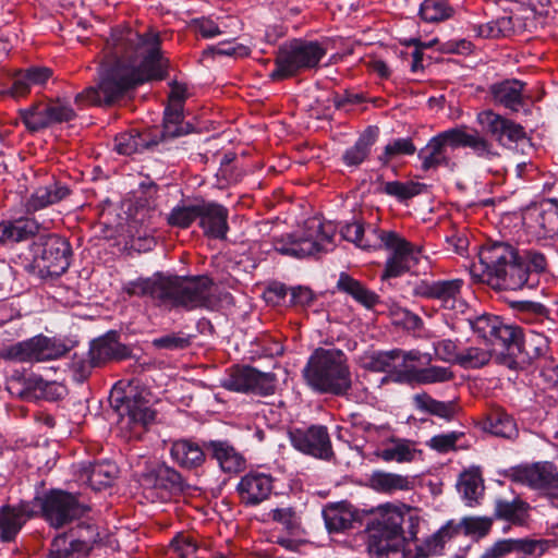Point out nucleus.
<instances>
[{"instance_id": "obj_20", "label": "nucleus", "mask_w": 558, "mask_h": 558, "mask_svg": "<svg viewBox=\"0 0 558 558\" xmlns=\"http://www.w3.org/2000/svg\"><path fill=\"white\" fill-rule=\"evenodd\" d=\"M35 508L31 501L0 507V539L3 543L15 542L24 524L36 514Z\"/></svg>"}, {"instance_id": "obj_29", "label": "nucleus", "mask_w": 558, "mask_h": 558, "mask_svg": "<svg viewBox=\"0 0 558 558\" xmlns=\"http://www.w3.org/2000/svg\"><path fill=\"white\" fill-rule=\"evenodd\" d=\"M205 448L226 473H238L245 466L243 456L226 440L207 441L205 442Z\"/></svg>"}, {"instance_id": "obj_16", "label": "nucleus", "mask_w": 558, "mask_h": 558, "mask_svg": "<svg viewBox=\"0 0 558 558\" xmlns=\"http://www.w3.org/2000/svg\"><path fill=\"white\" fill-rule=\"evenodd\" d=\"M110 403L120 416L122 427L134 429L136 427L144 428L154 421L155 412L150 410L142 397H133L121 395V392H112Z\"/></svg>"}, {"instance_id": "obj_38", "label": "nucleus", "mask_w": 558, "mask_h": 558, "mask_svg": "<svg viewBox=\"0 0 558 558\" xmlns=\"http://www.w3.org/2000/svg\"><path fill=\"white\" fill-rule=\"evenodd\" d=\"M497 348H494L485 342L468 343L463 345L460 352L458 365L464 369H476L486 366L493 355L496 353Z\"/></svg>"}, {"instance_id": "obj_27", "label": "nucleus", "mask_w": 558, "mask_h": 558, "mask_svg": "<svg viewBox=\"0 0 558 558\" xmlns=\"http://www.w3.org/2000/svg\"><path fill=\"white\" fill-rule=\"evenodd\" d=\"M205 445L182 438L171 442L170 457L172 461L184 470H195L201 468L206 461Z\"/></svg>"}, {"instance_id": "obj_60", "label": "nucleus", "mask_w": 558, "mask_h": 558, "mask_svg": "<svg viewBox=\"0 0 558 558\" xmlns=\"http://www.w3.org/2000/svg\"><path fill=\"white\" fill-rule=\"evenodd\" d=\"M464 434L462 432H450L447 434H439L433 436L426 445L437 451L438 453H448L457 450V442L462 438Z\"/></svg>"}, {"instance_id": "obj_21", "label": "nucleus", "mask_w": 558, "mask_h": 558, "mask_svg": "<svg viewBox=\"0 0 558 558\" xmlns=\"http://www.w3.org/2000/svg\"><path fill=\"white\" fill-rule=\"evenodd\" d=\"M274 477L258 471H251L241 477L236 486L240 500L248 507L267 500L274 490Z\"/></svg>"}, {"instance_id": "obj_44", "label": "nucleus", "mask_w": 558, "mask_h": 558, "mask_svg": "<svg viewBox=\"0 0 558 558\" xmlns=\"http://www.w3.org/2000/svg\"><path fill=\"white\" fill-rule=\"evenodd\" d=\"M162 126V140L186 135L193 130L190 123H183V108L179 105L166 107Z\"/></svg>"}, {"instance_id": "obj_9", "label": "nucleus", "mask_w": 558, "mask_h": 558, "mask_svg": "<svg viewBox=\"0 0 558 558\" xmlns=\"http://www.w3.org/2000/svg\"><path fill=\"white\" fill-rule=\"evenodd\" d=\"M466 322L474 333L485 343L501 350H509L519 345L521 330L506 324L500 317L492 314H481L466 317Z\"/></svg>"}, {"instance_id": "obj_33", "label": "nucleus", "mask_w": 558, "mask_h": 558, "mask_svg": "<svg viewBox=\"0 0 558 558\" xmlns=\"http://www.w3.org/2000/svg\"><path fill=\"white\" fill-rule=\"evenodd\" d=\"M353 222H351V228H353V238H351V243H353L357 248L365 252L377 251L383 247L385 243V236L388 232L380 231L372 223H365L353 217Z\"/></svg>"}, {"instance_id": "obj_15", "label": "nucleus", "mask_w": 558, "mask_h": 558, "mask_svg": "<svg viewBox=\"0 0 558 558\" xmlns=\"http://www.w3.org/2000/svg\"><path fill=\"white\" fill-rule=\"evenodd\" d=\"M289 439L296 450L314 458L328 460L333 454L330 437L324 425L291 429Z\"/></svg>"}, {"instance_id": "obj_28", "label": "nucleus", "mask_w": 558, "mask_h": 558, "mask_svg": "<svg viewBox=\"0 0 558 558\" xmlns=\"http://www.w3.org/2000/svg\"><path fill=\"white\" fill-rule=\"evenodd\" d=\"M119 468L111 461H98L80 471V480L87 483L92 489L101 490L110 487L118 478Z\"/></svg>"}, {"instance_id": "obj_37", "label": "nucleus", "mask_w": 558, "mask_h": 558, "mask_svg": "<svg viewBox=\"0 0 558 558\" xmlns=\"http://www.w3.org/2000/svg\"><path fill=\"white\" fill-rule=\"evenodd\" d=\"M95 542V537L70 539L66 535H59L51 543L50 558H75L87 555Z\"/></svg>"}, {"instance_id": "obj_12", "label": "nucleus", "mask_w": 558, "mask_h": 558, "mask_svg": "<svg viewBox=\"0 0 558 558\" xmlns=\"http://www.w3.org/2000/svg\"><path fill=\"white\" fill-rule=\"evenodd\" d=\"M277 377L274 373H263L251 366L231 368L222 387L236 392L270 396L275 393Z\"/></svg>"}, {"instance_id": "obj_36", "label": "nucleus", "mask_w": 558, "mask_h": 558, "mask_svg": "<svg viewBox=\"0 0 558 558\" xmlns=\"http://www.w3.org/2000/svg\"><path fill=\"white\" fill-rule=\"evenodd\" d=\"M422 451L415 447V444L409 439L390 438L383 448L378 449L376 454L385 462L408 463L415 460Z\"/></svg>"}, {"instance_id": "obj_40", "label": "nucleus", "mask_w": 558, "mask_h": 558, "mask_svg": "<svg viewBox=\"0 0 558 558\" xmlns=\"http://www.w3.org/2000/svg\"><path fill=\"white\" fill-rule=\"evenodd\" d=\"M371 487L378 492L385 494H392L398 490H409L413 486V482L409 476L384 472V471H375L369 477Z\"/></svg>"}, {"instance_id": "obj_31", "label": "nucleus", "mask_w": 558, "mask_h": 558, "mask_svg": "<svg viewBox=\"0 0 558 558\" xmlns=\"http://www.w3.org/2000/svg\"><path fill=\"white\" fill-rule=\"evenodd\" d=\"M71 195V190L60 181H53L48 185L38 187L27 199L26 210L37 211L54 205Z\"/></svg>"}, {"instance_id": "obj_51", "label": "nucleus", "mask_w": 558, "mask_h": 558, "mask_svg": "<svg viewBox=\"0 0 558 558\" xmlns=\"http://www.w3.org/2000/svg\"><path fill=\"white\" fill-rule=\"evenodd\" d=\"M463 499L471 506L477 501L483 492V480L477 470H470L461 474L458 483Z\"/></svg>"}, {"instance_id": "obj_52", "label": "nucleus", "mask_w": 558, "mask_h": 558, "mask_svg": "<svg viewBox=\"0 0 558 558\" xmlns=\"http://www.w3.org/2000/svg\"><path fill=\"white\" fill-rule=\"evenodd\" d=\"M453 14V9L448 0H424L420 5V15L423 21L437 23L448 20Z\"/></svg>"}, {"instance_id": "obj_43", "label": "nucleus", "mask_w": 558, "mask_h": 558, "mask_svg": "<svg viewBox=\"0 0 558 558\" xmlns=\"http://www.w3.org/2000/svg\"><path fill=\"white\" fill-rule=\"evenodd\" d=\"M484 429L506 439H514L519 434L515 421L504 411L492 412L484 422Z\"/></svg>"}, {"instance_id": "obj_62", "label": "nucleus", "mask_w": 558, "mask_h": 558, "mask_svg": "<svg viewBox=\"0 0 558 558\" xmlns=\"http://www.w3.org/2000/svg\"><path fill=\"white\" fill-rule=\"evenodd\" d=\"M191 336L184 332H172L153 340V345L165 350H183L191 345Z\"/></svg>"}, {"instance_id": "obj_34", "label": "nucleus", "mask_w": 558, "mask_h": 558, "mask_svg": "<svg viewBox=\"0 0 558 558\" xmlns=\"http://www.w3.org/2000/svg\"><path fill=\"white\" fill-rule=\"evenodd\" d=\"M165 276H155L153 278L137 279L130 281L123 287V292L129 296H148L157 305L163 306L165 298Z\"/></svg>"}, {"instance_id": "obj_61", "label": "nucleus", "mask_w": 558, "mask_h": 558, "mask_svg": "<svg viewBox=\"0 0 558 558\" xmlns=\"http://www.w3.org/2000/svg\"><path fill=\"white\" fill-rule=\"evenodd\" d=\"M197 545L187 536L179 535L170 544L168 555L170 558H196Z\"/></svg>"}, {"instance_id": "obj_5", "label": "nucleus", "mask_w": 558, "mask_h": 558, "mask_svg": "<svg viewBox=\"0 0 558 558\" xmlns=\"http://www.w3.org/2000/svg\"><path fill=\"white\" fill-rule=\"evenodd\" d=\"M219 301L216 286L207 276L166 277L163 306L182 307L186 311L214 310Z\"/></svg>"}, {"instance_id": "obj_64", "label": "nucleus", "mask_w": 558, "mask_h": 558, "mask_svg": "<svg viewBox=\"0 0 558 558\" xmlns=\"http://www.w3.org/2000/svg\"><path fill=\"white\" fill-rule=\"evenodd\" d=\"M48 104L51 124L69 122L76 117L74 109L63 99H49Z\"/></svg>"}, {"instance_id": "obj_32", "label": "nucleus", "mask_w": 558, "mask_h": 558, "mask_svg": "<svg viewBox=\"0 0 558 558\" xmlns=\"http://www.w3.org/2000/svg\"><path fill=\"white\" fill-rule=\"evenodd\" d=\"M454 377L449 367L432 365L417 367L414 362H409L408 368L401 375V380L407 384L417 383L422 385L449 381Z\"/></svg>"}, {"instance_id": "obj_3", "label": "nucleus", "mask_w": 558, "mask_h": 558, "mask_svg": "<svg viewBox=\"0 0 558 558\" xmlns=\"http://www.w3.org/2000/svg\"><path fill=\"white\" fill-rule=\"evenodd\" d=\"M302 375L306 385L319 393L344 395L349 389L348 359L336 348L315 349Z\"/></svg>"}, {"instance_id": "obj_56", "label": "nucleus", "mask_w": 558, "mask_h": 558, "mask_svg": "<svg viewBox=\"0 0 558 558\" xmlns=\"http://www.w3.org/2000/svg\"><path fill=\"white\" fill-rule=\"evenodd\" d=\"M424 187L425 184L413 181H390L384 183L383 192L389 196H393L400 201H404L418 195Z\"/></svg>"}, {"instance_id": "obj_45", "label": "nucleus", "mask_w": 558, "mask_h": 558, "mask_svg": "<svg viewBox=\"0 0 558 558\" xmlns=\"http://www.w3.org/2000/svg\"><path fill=\"white\" fill-rule=\"evenodd\" d=\"M517 316L526 324L550 323L549 310L538 302L533 301H515L512 303Z\"/></svg>"}, {"instance_id": "obj_47", "label": "nucleus", "mask_w": 558, "mask_h": 558, "mask_svg": "<svg viewBox=\"0 0 558 558\" xmlns=\"http://www.w3.org/2000/svg\"><path fill=\"white\" fill-rule=\"evenodd\" d=\"M323 515L329 533H340L348 529L349 506L347 501L327 505L323 510Z\"/></svg>"}, {"instance_id": "obj_18", "label": "nucleus", "mask_w": 558, "mask_h": 558, "mask_svg": "<svg viewBox=\"0 0 558 558\" xmlns=\"http://www.w3.org/2000/svg\"><path fill=\"white\" fill-rule=\"evenodd\" d=\"M453 137L456 128L449 129L432 137L426 146L418 151L422 169L428 171L438 167L451 168L453 162L448 154V148H457Z\"/></svg>"}, {"instance_id": "obj_13", "label": "nucleus", "mask_w": 558, "mask_h": 558, "mask_svg": "<svg viewBox=\"0 0 558 558\" xmlns=\"http://www.w3.org/2000/svg\"><path fill=\"white\" fill-rule=\"evenodd\" d=\"M520 253L514 246L506 242L486 243L478 252L481 272L477 271V266L473 265L471 274L478 281L487 283V279L498 275L504 266L515 262Z\"/></svg>"}, {"instance_id": "obj_58", "label": "nucleus", "mask_w": 558, "mask_h": 558, "mask_svg": "<svg viewBox=\"0 0 558 558\" xmlns=\"http://www.w3.org/2000/svg\"><path fill=\"white\" fill-rule=\"evenodd\" d=\"M198 204L174 207L168 216V223L172 227L189 228L198 218Z\"/></svg>"}, {"instance_id": "obj_46", "label": "nucleus", "mask_w": 558, "mask_h": 558, "mask_svg": "<svg viewBox=\"0 0 558 558\" xmlns=\"http://www.w3.org/2000/svg\"><path fill=\"white\" fill-rule=\"evenodd\" d=\"M25 388L20 392L22 397L26 398H45L52 400L61 395L63 389L56 383L45 381L43 378L32 375L25 379Z\"/></svg>"}, {"instance_id": "obj_30", "label": "nucleus", "mask_w": 558, "mask_h": 558, "mask_svg": "<svg viewBox=\"0 0 558 558\" xmlns=\"http://www.w3.org/2000/svg\"><path fill=\"white\" fill-rule=\"evenodd\" d=\"M158 143L157 136L153 135L149 131L140 132L137 130H130L114 137V149L120 155L130 156L151 149L157 146Z\"/></svg>"}, {"instance_id": "obj_42", "label": "nucleus", "mask_w": 558, "mask_h": 558, "mask_svg": "<svg viewBox=\"0 0 558 558\" xmlns=\"http://www.w3.org/2000/svg\"><path fill=\"white\" fill-rule=\"evenodd\" d=\"M531 215L538 238L553 239L558 235V206L549 204L546 208L535 209Z\"/></svg>"}, {"instance_id": "obj_4", "label": "nucleus", "mask_w": 558, "mask_h": 558, "mask_svg": "<svg viewBox=\"0 0 558 558\" xmlns=\"http://www.w3.org/2000/svg\"><path fill=\"white\" fill-rule=\"evenodd\" d=\"M336 228L331 222H323L319 218L307 219L303 227L293 233L275 238L276 252L296 258L319 257L335 247Z\"/></svg>"}, {"instance_id": "obj_41", "label": "nucleus", "mask_w": 558, "mask_h": 558, "mask_svg": "<svg viewBox=\"0 0 558 558\" xmlns=\"http://www.w3.org/2000/svg\"><path fill=\"white\" fill-rule=\"evenodd\" d=\"M453 536L452 524L439 529L436 533L425 538L422 543H415V556L417 558H428L442 554L446 543Z\"/></svg>"}, {"instance_id": "obj_50", "label": "nucleus", "mask_w": 558, "mask_h": 558, "mask_svg": "<svg viewBox=\"0 0 558 558\" xmlns=\"http://www.w3.org/2000/svg\"><path fill=\"white\" fill-rule=\"evenodd\" d=\"M21 116L26 128L33 132L51 125L48 101L33 105L31 108L22 111Z\"/></svg>"}, {"instance_id": "obj_57", "label": "nucleus", "mask_w": 558, "mask_h": 558, "mask_svg": "<svg viewBox=\"0 0 558 558\" xmlns=\"http://www.w3.org/2000/svg\"><path fill=\"white\" fill-rule=\"evenodd\" d=\"M492 526V520L486 517H469L463 518L457 525H452L453 534L458 533L459 529L464 530L465 535L484 536L488 533Z\"/></svg>"}, {"instance_id": "obj_2", "label": "nucleus", "mask_w": 558, "mask_h": 558, "mask_svg": "<svg viewBox=\"0 0 558 558\" xmlns=\"http://www.w3.org/2000/svg\"><path fill=\"white\" fill-rule=\"evenodd\" d=\"M421 519L404 506H380L366 523L367 551L371 558H402L416 539Z\"/></svg>"}, {"instance_id": "obj_49", "label": "nucleus", "mask_w": 558, "mask_h": 558, "mask_svg": "<svg viewBox=\"0 0 558 558\" xmlns=\"http://www.w3.org/2000/svg\"><path fill=\"white\" fill-rule=\"evenodd\" d=\"M527 509L529 506L522 500H497L495 514L497 518L505 519L513 524L522 525L526 520Z\"/></svg>"}, {"instance_id": "obj_14", "label": "nucleus", "mask_w": 558, "mask_h": 558, "mask_svg": "<svg viewBox=\"0 0 558 558\" xmlns=\"http://www.w3.org/2000/svg\"><path fill=\"white\" fill-rule=\"evenodd\" d=\"M463 280H421L413 289L416 296L433 299L439 302L440 306L454 312L463 313L466 306L461 298Z\"/></svg>"}, {"instance_id": "obj_23", "label": "nucleus", "mask_w": 558, "mask_h": 558, "mask_svg": "<svg viewBox=\"0 0 558 558\" xmlns=\"http://www.w3.org/2000/svg\"><path fill=\"white\" fill-rule=\"evenodd\" d=\"M198 225L206 236L213 239H226L229 230V210L214 202L198 203Z\"/></svg>"}, {"instance_id": "obj_35", "label": "nucleus", "mask_w": 558, "mask_h": 558, "mask_svg": "<svg viewBox=\"0 0 558 558\" xmlns=\"http://www.w3.org/2000/svg\"><path fill=\"white\" fill-rule=\"evenodd\" d=\"M39 225L29 218L0 222V243L10 244L27 241L38 233Z\"/></svg>"}, {"instance_id": "obj_63", "label": "nucleus", "mask_w": 558, "mask_h": 558, "mask_svg": "<svg viewBox=\"0 0 558 558\" xmlns=\"http://www.w3.org/2000/svg\"><path fill=\"white\" fill-rule=\"evenodd\" d=\"M438 360L458 365L462 347L450 339H442L433 343Z\"/></svg>"}, {"instance_id": "obj_53", "label": "nucleus", "mask_w": 558, "mask_h": 558, "mask_svg": "<svg viewBox=\"0 0 558 558\" xmlns=\"http://www.w3.org/2000/svg\"><path fill=\"white\" fill-rule=\"evenodd\" d=\"M378 134L379 129L377 126L369 125L364 130L355 142L353 149H351V166H357L364 161Z\"/></svg>"}, {"instance_id": "obj_48", "label": "nucleus", "mask_w": 558, "mask_h": 558, "mask_svg": "<svg viewBox=\"0 0 558 558\" xmlns=\"http://www.w3.org/2000/svg\"><path fill=\"white\" fill-rule=\"evenodd\" d=\"M0 357L19 362H36V337L13 344L0 345Z\"/></svg>"}, {"instance_id": "obj_39", "label": "nucleus", "mask_w": 558, "mask_h": 558, "mask_svg": "<svg viewBox=\"0 0 558 558\" xmlns=\"http://www.w3.org/2000/svg\"><path fill=\"white\" fill-rule=\"evenodd\" d=\"M453 140L457 148H470L477 160L483 156L490 155V150L495 148L493 143L477 130L469 131L466 126L456 128V137Z\"/></svg>"}, {"instance_id": "obj_10", "label": "nucleus", "mask_w": 558, "mask_h": 558, "mask_svg": "<svg viewBox=\"0 0 558 558\" xmlns=\"http://www.w3.org/2000/svg\"><path fill=\"white\" fill-rule=\"evenodd\" d=\"M385 248L391 252L385 263L383 278H397L415 267L422 257V246L414 245L393 231L385 236Z\"/></svg>"}, {"instance_id": "obj_8", "label": "nucleus", "mask_w": 558, "mask_h": 558, "mask_svg": "<svg viewBox=\"0 0 558 558\" xmlns=\"http://www.w3.org/2000/svg\"><path fill=\"white\" fill-rule=\"evenodd\" d=\"M432 360L429 353H422L418 350L403 351L395 349L366 354L361 359V365L373 372L388 373L391 380L396 383H404L400 378L408 368L409 362H417L423 365L429 364Z\"/></svg>"}, {"instance_id": "obj_1", "label": "nucleus", "mask_w": 558, "mask_h": 558, "mask_svg": "<svg viewBox=\"0 0 558 558\" xmlns=\"http://www.w3.org/2000/svg\"><path fill=\"white\" fill-rule=\"evenodd\" d=\"M166 68L157 33L141 35L129 26L116 27L106 43L97 87L78 93L75 104L112 105L129 89L150 80H162Z\"/></svg>"}, {"instance_id": "obj_25", "label": "nucleus", "mask_w": 558, "mask_h": 558, "mask_svg": "<svg viewBox=\"0 0 558 558\" xmlns=\"http://www.w3.org/2000/svg\"><path fill=\"white\" fill-rule=\"evenodd\" d=\"M143 485L168 494H181L186 483L179 471L167 464H158L142 475Z\"/></svg>"}, {"instance_id": "obj_6", "label": "nucleus", "mask_w": 558, "mask_h": 558, "mask_svg": "<svg viewBox=\"0 0 558 558\" xmlns=\"http://www.w3.org/2000/svg\"><path fill=\"white\" fill-rule=\"evenodd\" d=\"M547 268L544 254L534 250H524L517 256V260L508 263L501 271L487 279V284L497 290H519L524 287H536L539 275Z\"/></svg>"}, {"instance_id": "obj_26", "label": "nucleus", "mask_w": 558, "mask_h": 558, "mask_svg": "<svg viewBox=\"0 0 558 558\" xmlns=\"http://www.w3.org/2000/svg\"><path fill=\"white\" fill-rule=\"evenodd\" d=\"M525 83L517 78H508L489 86V94L497 105L518 112L525 106L529 98L524 94Z\"/></svg>"}, {"instance_id": "obj_17", "label": "nucleus", "mask_w": 558, "mask_h": 558, "mask_svg": "<svg viewBox=\"0 0 558 558\" xmlns=\"http://www.w3.org/2000/svg\"><path fill=\"white\" fill-rule=\"evenodd\" d=\"M477 121L501 146H510L526 138V132L521 124L492 110L480 112Z\"/></svg>"}, {"instance_id": "obj_24", "label": "nucleus", "mask_w": 558, "mask_h": 558, "mask_svg": "<svg viewBox=\"0 0 558 558\" xmlns=\"http://www.w3.org/2000/svg\"><path fill=\"white\" fill-rule=\"evenodd\" d=\"M131 354L132 350L119 341L117 331H109L92 341L88 351V356H93V361L98 367L111 361L129 359Z\"/></svg>"}, {"instance_id": "obj_54", "label": "nucleus", "mask_w": 558, "mask_h": 558, "mask_svg": "<svg viewBox=\"0 0 558 558\" xmlns=\"http://www.w3.org/2000/svg\"><path fill=\"white\" fill-rule=\"evenodd\" d=\"M66 352L65 344L44 336L36 337V362L56 360Z\"/></svg>"}, {"instance_id": "obj_59", "label": "nucleus", "mask_w": 558, "mask_h": 558, "mask_svg": "<svg viewBox=\"0 0 558 558\" xmlns=\"http://www.w3.org/2000/svg\"><path fill=\"white\" fill-rule=\"evenodd\" d=\"M524 348L531 357H543L549 352V339L543 332L531 330L524 340Z\"/></svg>"}, {"instance_id": "obj_7", "label": "nucleus", "mask_w": 558, "mask_h": 558, "mask_svg": "<svg viewBox=\"0 0 558 558\" xmlns=\"http://www.w3.org/2000/svg\"><path fill=\"white\" fill-rule=\"evenodd\" d=\"M317 43L292 40L281 46L276 56V69L269 74L272 81H283L298 73L315 68L325 56Z\"/></svg>"}, {"instance_id": "obj_55", "label": "nucleus", "mask_w": 558, "mask_h": 558, "mask_svg": "<svg viewBox=\"0 0 558 558\" xmlns=\"http://www.w3.org/2000/svg\"><path fill=\"white\" fill-rule=\"evenodd\" d=\"M416 148L409 137L395 138L389 142L381 155L378 156V161L383 166H387L392 159L402 155H413Z\"/></svg>"}, {"instance_id": "obj_19", "label": "nucleus", "mask_w": 558, "mask_h": 558, "mask_svg": "<svg viewBox=\"0 0 558 558\" xmlns=\"http://www.w3.org/2000/svg\"><path fill=\"white\" fill-rule=\"evenodd\" d=\"M71 246L59 235H49L43 243L39 267L49 276H60L70 266Z\"/></svg>"}, {"instance_id": "obj_11", "label": "nucleus", "mask_w": 558, "mask_h": 558, "mask_svg": "<svg viewBox=\"0 0 558 558\" xmlns=\"http://www.w3.org/2000/svg\"><path fill=\"white\" fill-rule=\"evenodd\" d=\"M34 502L40 508L44 518L54 527H61L84 514L87 510L77 498L62 490H51Z\"/></svg>"}, {"instance_id": "obj_22", "label": "nucleus", "mask_w": 558, "mask_h": 558, "mask_svg": "<svg viewBox=\"0 0 558 558\" xmlns=\"http://www.w3.org/2000/svg\"><path fill=\"white\" fill-rule=\"evenodd\" d=\"M512 478L532 488H558V470L547 461L513 468Z\"/></svg>"}]
</instances>
